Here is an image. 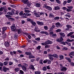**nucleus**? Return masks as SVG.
<instances>
[{
    "instance_id": "obj_6",
    "label": "nucleus",
    "mask_w": 74,
    "mask_h": 74,
    "mask_svg": "<svg viewBox=\"0 0 74 74\" xmlns=\"http://www.w3.org/2000/svg\"><path fill=\"white\" fill-rule=\"evenodd\" d=\"M66 70H67V68L64 66L62 67L61 69V71H63V72L66 71Z\"/></svg>"
},
{
    "instance_id": "obj_45",
    "label": "nucleus",
    "mask_w": 74,
    "mask_h": 74,
    "mask_svg": "<svg viewBox=\"0 0 74 74\" xmlns=\"http://www.w3.org/2000/svg\"><path fill=\"white\" fill-rule=\"evenodd\" d=\"M24 12H25V13H29L30 12V11L28 10H25L24 11Z\"/></svg>"
},
{
    "instance_id": "obj_21",
    "label": "nucleus",
    "mask_w": 74,
    "mask_h": 74,
    "mask_svg": "<svg viewBox=\"0 0 74 74\" xmlns=\"http://www.w3.org/2000/svg\"><path fill=\"white\" fill-rule=\"evenodd\" d=\"M22 68L24 71H25L26 70V67H25V66L23 65Z\"/></svg>"
},
{
    "instance_id": "obj_24",
    "label": "nucleus",
    "mask_w": 74,
    "mask_h": 74,
    "mask_svg": "<svg viewBox=\"0 0 74 74\" xmlns=\"http://www.w3.org/2000/svg\"><path fill=\"white\" fill-rule=\"evenodd\" d=\"M53 57H54L55 58H59V57L58 56L57 54H53Z\"/></svg>"
},
{
    "instance_id": "obj_18",
    "label": "nucleus",
    "mask_w": 74,
    "mask_h": 74,
    "mask_svg": "<svg viewBox=\"0 0 74 74\" xmlns=\"http://www.w3.org/2000/svg\"><path fill=\"white\" fill-rule=\"evenodd\" d=\"M35 6L36 7H41V5L39 3H36L35 5Z\"/></svg>"
},
{
    "instance_id": "obj_9",
    "label": "nucleus",
    "mask_w": 74,
    "mask_h": 74,
    "mask_svg": "<svg viewBox=\"0 0 74 74\" xmlns=\"http://www.w3.org/2000/svg\"><path fill=\"white\" fill-rule=\"evenodd\" d=\"M37 24L38 25H40V26H42V25H44V23L42 22H40L39 21H37Z\"/></svg>"
},
{
    "instance_id": "obj_56",
    "label": "nucleus",
    "mask_w": 74,
    "mask_h": 74,
    "mask_svg": "<svg viewBox=\"0 0 74 74\" xmlns=\"http://www.w3.org/2000/svg\"><path fill=\"white\" fill-rule=\"evenodd\" d=\"M42 70L43 71H45V70H47V68L46 67L44 66V67H43L42 68Z\"/></svg>"
},
{
    "instance_id": "obj_27",
    "label": "nucleus",
    "mask_w": 74,
    "mask_h": 74,
    "mask_svg": "<svg viewBox=\"0 0 74 74\" xmlns=\"http://www.w3.org/2000/svg\"><path fill=\"white\" fill-rule=\"evenodd\" d=\"M27 5L28 7H30L31 6V3L29 2V1L26 4Z\"/></svg>"
},
{
    "instance_id": "obj_3",
    "label": "nucleus",
    "mask_w": 74,
    "mask_h": 74,
    "mask_svg": "<svg viewBox=\"0 0 74 74\" xmlns=\"http://www.w3.org/2000/svg\"><path fill=\"white\" fill-rule=\"evenodd\" d=\"M17 32L18 34H20L21 33H22V30L21 28H19L18 29H16V30L15 32Z\"/></svg>"
},
{
    "instance_id": "obj_16",
    "label": "nucleus",
    "mask_w": 74,
    "mask_h": 74,
    "mask_svg": "<svg viewBox=\"0 0 74 74\" xmlns=\"http://www.w3.org/2000/svg\"><path fill=\"white\" fill-rule=\"evenodd\" d=\"M25 54L26 55L30 56L32 55V54L28 52H25Z\"/></svg>"
},
{
    "instance_id": "obj_8",
    "label": "nucleus",
    "mask_w": 74,
    "mask_h": 74,
    "mask_svg": "<svg viewBox=\"0 0 74 74\" xmlns=\"http://www.w3.org/2000/svg\"><path fill=\"white\" fill-rule=\"evenodd\" d=\"M40 33L41 34H46L47 36H49V33L46 31H41L40 32Z\"/></svg>"
},
{
    "instance_id": "obj_58",
    "label": "nucleus",
    "mask_w": 74,
    "mask_h": 74,
    "mask_svg": "<svg viewBox=\"0 0 74 74\" xmlns=\"http://www.w3.org/2000/svg\"><path fill=\"white\" fill-rule=\"evenodd\" d=\"M48 56L49 57H53V54L52 55L51 54H48Z\"/></svg>"
},
{
    "instance_id": "obj_44",
    "label": "nucleus",
    "mask_w": 74,
    "mask_h": 74,
    "mask_svg": "<svg viewBox=\"0 0 74 74\" xmlns=\"http://www.w3.org/2000/svg\"><path fill=\"white\" fill-rule=\"evenodd\" d=\"M67 7L68 8H69V9H70H70H73V6H68Z\"/></svg>"
},
{
    "instance_id": "obj_40",
    "label": "nucleus",
    "mask_w": 74,
    "mask_h": 74,
    "mask_svg": "<svg viewBox=\"0 0 74 74\" xmlns=\"http://www.w3.org/2000/svg\"><path fill=\"white\" fill-rule=\"evenodd\" d=\"M32 15L30 14L29 13H26L25 15L26 16H31Z\"/></svg>"
},
{
    "instance_id": "obj_7",
    "label": "nucleus",
    "mask_w": 74,
    "mask_h": 74,
    "mask_svg": "<svg viewBox=\"0 0 74 74\" xmlns=\"http://www.w3.org/2000/svg\"><path fill=\"white\" fill-rule=\"evenodd\" d=\"M56 27H59L62 26V24H60L59 22H57L56 23Z\"/></svg>"
},
{
    "instance_id": "obj_35",
    "label": "nucleus",
    "mask_w": 74,
    "mask_h": 74,
    "mask_svg": "<svg viewBox=\"0 0 74 74\" xmlns=\"http://www.w3.org/2000/svg\"><path fill=\"white\" fill-rule=\"evenodd\" d=\"M53 34V31L49 33V35L51 36Z\"/></svg>"
},
{
    "instance_id": "obj_60",
    "label": "nucleus",
    "mask_w": 74,
    "mask_h": 74,
    "mask_svg": "<svg viewBox=\"0 0 74 74\" xmlns=\"http://www.w3.org/2000/svg\"><path fill=\"white\" fill-rule=\"evenodd\" d=\"M48 62L47 60H44L43 61V63H47Z\"/></svg>"
},
{
    "instance_id": "obj_26",
    "label": "nucleus",
    "mask_w": 74,
    "mask_h": 74,
    "mask_svg": "<svg viewBox=\"0 0 74 74\" xmlns=\"http://www.w3.org/2000/svg\"><path fill=\"white\" fill-rule=\"evenodd\" d=\"M3 37V38H5L7 37V34L6 33H5L4 34H2Z\"/></svg>"
},
{
    "instance_id": "obj_20",
    "label": "nucleus",
    "mask_w": 74,
    "mask_h": 74,
    "mask_svg": "<svg viewBox=\"0 0 74 74\" xmlns=\"http://www.w3.org/2000/svg\"><path fill=\"white\" fill-rule=\"evenodd\" d=\"M65 59H66V60H68L69 63H71V59H70V58L68 57H66Z\"/></svg>"
},
{
    "instance_id": "obj_22",
    "label": "nucleus",
    "mask_w": 74,
    "mask_h": 74,
    "mask_svg": "<svg viewBox=\"0 0 74 74\" xmlns=\"http://www.w3.org/2000/svg\"><path fill=\"white\" fill-rule=\"evenodd\" d=\"M8 19L10 21H12L14 22V21H15V19L11 17L9 18Z\"/></svg>"
},
{
    "instance_id": "obj_1",
    "label": "nucleus",
    "mask_w": 74,
    "mask_h": 74,
    "mask_svg": "<svg viewBox=\"0 0 74 74\" xmlns=\"http://www.w3.org/2000/svg\"><path fill=\"white\" fill-rule=\"evenodd\" d=\"M60 36L59 37V38L57 39V41L58 42H62V41H63V37H64V36H65V34L63 33H60Z\"/></svg>"
},
{
    "instance_id": "obj_46",
    "label": "nucleus",
    "mask_w": 74,
    "mask_h": 74,
    "mask_svg": "<svg viewBox=\"0 0 74 74\" xmlns=\"http://www.w3.org/2000/svg\"><path fill=\"white\" fill-rule=\"evenodd\" d=\"M35 40H37L38 41H40V38H35Z\"/></svg>"
},
{
    "instance_id": "obj_42",
    "label": "nucleus",
    "mask_w": 74,
    "mask_h": 74,
    "mask_svg": "<svg viewBox=\"0 0 74 74\" xmlns=\"http://www.w3.org/2000/svg\"><path fill=\"white\" fill-rule=\"evenodd\" d=\"M59 18H60L59 17L57 16L54 18V20H58V19H59Z\"/></svg>"
},
{
    "instance_id": "obj_13",
    "label": "nucleus",
    "mask_w": 74,
    "mask_h": 74,
    "mask_svg": "<svg viewBox=\"0 0 74 74\" xmlns=\"http://www.w3.org/2000/svg\"><path fill=\"white\" fill-rule=\"evenodd\" d=\"M47 10H48L49 11H52V8H51L50 6H47V8H46Z\"/></svg>"
},
{
    "instance_id": "obj_2",
    "label": "nucleus",
    "mask_w": 74,
    "mask_h": 74,
    "mask_svg": "<svg viewBox=\"0 0 74 74\" xmlns=\"http://www.w3.org/2000/svg\"><path fill=\"white\" fill-rule=\"evenodd\" d=\"M11 28L12 32H15L16 31V27L15 25H12Z\"/></svg>"
},
{
    "instance_id": "obj_36",
    "label": "nucleus",
    "mask_w": 74,
    "mask_h": 74,
    "mask_svg": "<svg viewBox=\"0 0 74 74\" xmlns=\"http://www.w3.org/2000/svg\"><path fill=\"white\" fill-rule=\"evenodd\" d=\"M35 74H40L41 73V71H36L34 72Z\"/></svg>"
},
{
    "instance_id": "obj_51",
    "label": "nucleus",
    "mask_w": 74,
    "mask_h": 74,
    "mask_svg": "<svg viewBox=\"0 0 74 74\" xmlns=\"http://www.w3.org/2000/svg\"><path fill=\"white\" fill-rule=\"evenodd\" d=\"M67 1H64L63 3V5H66V4L67 3Z\"/></svg>"
},
{
    "instance_id": "obj_62",
    "label": "nucleus",
    "mask_w": 74,
    "mask_h": 74,
    "mask_svg": "<svg viewBox=\"0 0 74 74\" xmlns=\"http://www.w3.org/2000/svg\"><path fill=\"white\" fill-rule=\"evenodd\" d=\"M49 59H50V60H51V61H52V60H53V58L52 57H49Z\"/></svg>"
},
{
    "instance_id": "obj_41",
    "label": "nucleus",
    "mask_w": 74,
    "mask_h": 74,
    "mask_svg": "<svg viewBox=\"0 0 74 74\" xmlns=\"http://www.w3.org/2000/svg\"><path fill=\"white\" fill-rule=\"evenodd\" d=\"M47 6H48V5H47V4H44V5L43 6V8H45L46 9L47 8Z\"/></svg>"
},
{
    "instance_id": "obj_47",
    "label": "nucleus",
    "mask_w": 74,
    "mask_h": 74,
    "mask_svg": "<svg viewBox=\"0 0 74 74\" xmlns=\"http://www.w3.org/2000/svg\"><path fill=\"white\" fill-rule=\"evenodd\" d=\"M8 15H12V13L10 12H8L7 13Z\"/></svg>"
},
{
    "instance_id": "obj_57",
    "label": "nucleus",
    "mask_w": 74,
    "mask_h": 74,
    "mask_svg": "<svg viewBox=\"0 0 74 74\" xmlns=\"http://www.w3.org/2000/svg\"><path fill=\"white\" fill-rule=\"evenodd\" d=\"M66 11L67 12H71V11L72 10L71 9H66Z\"/></svg>"
},
{
    "instance_id": "obj_30",
    "label": "nucleus",
    "mask_w": 74,
    "mask_h": 74,
    "mask_svg": "<svg viewBox=\"0 0 74 74\" xmlns=\"http://www.w3.org/2000/svg\"><path fill=\"white\" fill-rule=\"evenodd\" d=\"M43 60H42L41 59L39 61V63L40 64H43Z\"/></svg>"
},
{
    "instance_id": "obj_19",
    "label": "nucleus",
    "mask_w": 74,
    "mask_h": 74,
    "mask_svg": "<svg viewBox=\"0 0 74 74\" xmlns=\"http://www.w3.org/2000/svg\"><path fill=\"white\" fill-rule=\"evenodd\" d=\"M30 22L32 24V25L34 26H36V22L32 21H30Z\"/></svg>"
},
{
    "instance_id": "obj_53",
    "label": "nucleus",
    "mask_w": 74,
    "mask_h": 74,
    "mask_svg": "<svg viewBox=\"0 0 74 74\" xmlns=\"http://www.w3.org/2000/svg\"><path fill=\"white\" fill-rule=\"evenodd\" d=\"M60 59H64V57L63 56L61 55L60 56Z\"/></svg>"
},
{
    "instance_id": "obj_15",
    "label": "nucleus",
    "mask_w": 74,
    "mask_h": 74,
    "mask_svg": "<svg viewBox=\"0 0 74 74\" xmlns=\"http://www.w3.org/2000/svg\"><path fill=\"white\" fill-rule=\"evenodd\" d=\"M30 67L31 69H32V70H34V66L32 64H30Z\"/></svg>"
},
{
    "instance_id": "obj_29",
    "label": "nucleus",
    "mask_w": 74,
    "mask_h": 74,
    "mask_svg": "<svg viewBox=\"0 0 74 74\" xmlns=\"http://www.w3.org/2000/svg\"><path fill=\"white\" fill-rule=\"evenodd\" d=\"M18 34L17 33L15 34L14 36V38H17V37H18Z\"/></svg>"
},
{
    "instance_id": "obj_54",
    "label": "nucleus",
    "mask_w": 74,
    "mask_h": 74,
    "mask_svg": "<svg viewBox=\"0 0 74 74\" xmlns=\"http://www.w3.org/2000/svg\"><path fill=\"white\" fill-rule=\"evenodd\" d=\"M57 3L58 4H60V1L59 0H55Z\"/></svg>"
},
{
    "instance_id": "obj_59",
    "label": "nucleus",
    "mask_w": 74,
    "mask_h": 74,
    "mask_svg": "<svg viewBox=\"0 0 74 74\" xmlns=\"http://www.w3.org/2000/svg\"><path fill=\"white\" fill-rule=\"evenodd\" d=\"M8 63V62L7 61H5L3 63V64L5 65V66H6L7 64Z\"/></svg>"
},
{
    "instance_id": "obj_28",
    "label": "nucleus",
    "mask_w": 74,
    "mask_h": 74,
    "mask_svg": "<svg viewBox=\"0 0 74 74\" xmlns=\"http://www.w3.org/2000/svg\"><path fill=\"white\" fill-rule=\"evenodd\" d=\"M2 29L3 30H4V31H5L7 29V27H3L2 28Z\"/></svg>"
},
{
    "instance_id": "obj_43",
    "label": "nucleus",
    "mask_w": 74,
    "mask_h": 74,
    "mask_svg": "<svg viewBox=\"0 0 74 74\" xmlns=\"http://www.w3.org/2000/svg\"><path fill=\"white\" fill-rule=\"evenodd\" d=\"M37 50H40V49H41V46L40 45H38L37 47Z\"/></svg>"
},
{
    "instance_id": "obj_38",
    "label": "nucleus",
    "mask_w": 74,
    "mask_h": 74,
    "mask_svg": "<svg viewBox=\"0 0 74 74\" xmlns=\"http://www.w3.org/2000/svg\"><path fill=\"white\" fill-rule=\"evenodd\" d=\"M73 34V32H70L67 34V37H70V36L71 35H72Z\"/></svg>"
},
{
    "instance_id": "obj_50",
    "label": "nucleus",
    "mask_w": 74,
    "mask_h": 74,
    "mask_svg": "<svg viewBox=\"0 0 74 74\" xmlns=\"http://www.w3.org/2000/svg\"><path fill=\"white\" fill-rule=\"evenodd\" d=\"M16 13H15L16 15H18V14L19 13V11L17 10L16 11Z\"/></svg>"
},
{
    "instance_id": "obj_55",
    "label": "nucleus",
    "mask_w": 74,
    "mask_h": 74,
    "mask_svg": "<svg viewBox=\"0 0 74 74\" xmlns=\"http://www.w3.org/2000/svg\"><path fill=\"white\" fill-rule=\"evenodd\" d=\"M44 28L45 29V30H48V27L47 26H45L44 27Z\"/></svg>"
},
{
    "instance_id": "obj_37",
    "label": "nucleus",
    "mask_w": 74,
    "mask_h": 74,
    "mask_svg": "<svg viewBox=\"0 0 74 74\" xmlns=\"http://www.w3.org/2000/svg\"><path fill=\"white\" fill-rule=\"evenodd\" d=\"M4 10V7H1L0 8V11H3V10Z\"/></svg>"
},
{
    "instance_id": "obj_48",
    "label": "nucleus",
    "mask_w": 74,
    "mask_h": 74,
    "mask_svg": "<svg viewBox=\"0 0 74 74\" xmlns=\"http://www.w3.org/2000/svg\"><path fill=\"white\" fill-rule=\"evenodd\" d=\"M9 5L11 7H12L13 8H15L16 7V6L14 5H12L10 4Z\"/></svg>"
},
{
    "instance_id": "obj_32",
    "label": "nucleus",
    "mask_w": 74,
    "mask_h": 74,
    "mask_svg": "<svg viewBox=\"0 0 74 74\" xmlns=\"http://www.w3.org/2000/svg\"><path fill=\"white\" fill-rule=\"evenodd\" d=\"M23 11H21L20 12L19 14V15L20 16H23Z\"/></svg>"
},
{
    "instance_id": "obj_34",
    "label": "nucleus",
    "mask_w": 74,
    "mask_h": 74,
    "mask_svg": "<svg viewBox=\"0 0 74 74\" xmlns=\"http://www.w3.org/2000/svg\"><path fill=\"white\" fill-rule=\"evenodd\" d=\"M19 72V74H24V72L22 70H20Z\"/></svg>"
},
{
    "instance_id": "obj_25",
    "label": "nucleus",
    "mask_w": 74,
    "mask_h": 74,
    "mask_svg": "<svg viewBox=\"0 0 74 74\" xmlns=\"http://www.w3.org/2000/svg\"><path fill=\"white\" fill-rule=\"evenodd\" d=\"M34 14L35 15V16H36V17H40V16L39 15V14L35 12L34 13Z\"/></svg>"
},
{
    "instance_id": "obj_10",
    "label": "nucleus",
    "mask_w": 74,
    "mask_h": 74,
    "mask_svg": "<svg viewBox=\"0 0 74 74\" xmlns=\"http://www.w3.org/2000/svg\"><path fill=\"white\" fill-rule=\"evenodd\" d=\"M9 70V69L7 68H6L5 67H3V71L4 72H7V71H8Z\"/></svg>"
},
{
    "instance_id": "obj_64",
    "label": "nucleus",
    "mask_w": 74,
    "mask_h": 74,
    "mask_svg": "<svg viewBox=\"0 0 74 74\" xmlns=\"http://www.w3.org/2000/svg\"><path fill=\"white\" fill-rule=\"evenodd\" d=\"M70 54L72 56H74V51L71 52Z\"/></svg>"
},
{
    "instance_id": "obj_33",
    "label": "nucleus",
    "mask_w": 74,
    "mask_h": 74,
    "mask_svg": "<svg viewBox=\"0 0 74 74\" xmlns=\"http://www.w3.org/2000/svg\"><path fill=\"white\" fill-rule=\"evenodd\" d=\"M51 63V60H47V64H50Z\"/></svg>"
},
{
    "instance_id": "obj_49",
    "label": "nucleus",
    "mask_w": 74,
    "mask_h": 74,
    "mask_svg": "<svg viewBox=\"0 0 74 74\" xmlns=\"http://www.w3.org/2000/svg\"><path fill=\"white\" fill-rule=\"evenodd\" d=\"M62 49L63 51H66V50H67V49H68V48H67V47H64L63 48H62Z\"/></svg>"
},
{
    "instance_id": "obj_4",
    "label": "nucleus",
    "mask_w": 74,
    "mask_h": 74,
    "mask_svg": "<svg viewBox=\"0 0 74 74\" xmlns=\"http://www.w3.org/2000/svg\"><path fill=\"white\" fill-rule=\"evenodd\" d=\"M4 45L5 47H8L10 45V42L8 41L5 42H4Z\"/></svg>"
},
{
    "instance_id": "obj_17",
    "label": "nucleus",
    "mask_w": 74,
    "mask_h": 74,
    "mask_svg": "<svg viewBox=\"0 0 74 74\" xmlns=\"http://www.w3.org/2000/svg\"><path fill=\"white\" fill-rule=\"evenodd\" d=\"M60 7L59 6H55L54 7L55 10H60Z\"/></svg>"
},
{
    "instance_id": "obj_5",
    "label": "nucleus",
    "mask_w": 74,
    "mask_h": 74,
    "mask_svg": "<svg viewBox=\"0 0 74 74\" xmlns=\"http://www.w3.org/2000/svg\"><path fill=\"white\" fill-rule=\"evenodd\" d=\"M10 54L11 56H13L14 55L16 54V52L15 51H11L10 52Z\"/></svg>"
},
{
    "instance_id": "obj_14",
    "label": "nucleus",
    "mask_w": 74,
    "mask_h": 74,
    "mask_svg": "<svg viewBox=\"0 0 74 74\" xmlns=\"http://www.w3.org/2000/svg\"><path fill=\"white\" fill-rule=\"evenodd\" d=\"M45 43H46V44H52L53 43V42L52 41H46L45 42Z\"/></svg>"
},
{
    "instance_id": "obj_63",
    "label": "nucleus",
    "mask_w": 74,
    "mask_h": 74,
    "mask_svg": "<svg viewBox=\"0 0 74 74\" xmlns=\"http://www.w3.org/2000/svg\"><path fill=\"white\" fill-rule=\"evenodd\" d=\"M71 64L72 66H74V63L73 62H71Z\"/></svg>"
},
{
    "instance_id": "obj_39",
    "label": "nucleus",
    "mask_w": 74,
    "mask_h": 74,
    "mask_svg": "<svg viewBox=\"0 0 74 74\" xmlns=\"http://www.w3.org/2000/svg\"><path fill=\"white\" fill-rule=\"evenodd\" d=\"M14 70L16 72H18V71H19V68H16L14 69Z\"/></svg>"
},
{
    "instance_id": "obj_52",
    "label": "nucleus",
    "mask_w": 74,
    "mask_h": 74,
    "mask_svg": "<svg viewBox=\"0 0 74 74\" xmlns=\"http://www.w3.org/2000/svg\"><path fill=\"white\" fill-rule=\"evenodd\" d=\"M66 26H67V27L68 28H70V29H71V28H72V26L70 25H66Z\"/></svg>"
},
{
    "instance_id": "obj_61",
    "label": "nucleus",
    "mask_w": 74,
    "mask_h": 74,
    "mask_svg": "<svg viewBox=\"0 0 74 74\" xmlns=\"http://www.w3.org/2000/svg\"><path fill=\"white\" fill-rule=\"evenodd\" d=\"M56 32H61V29H58L56 30Z\"/></svg>"
},
{
    "instance_id": "obj_12",
    "label": "nucleus",
    "mask_w": 74,
    "mask_h": 74,
    "mask_svg": "<svg viewBox=\"0 0 74 74\" xmlns=\"http://www.w3.org/2000/svg\"><path fill=\"white\" fill-rule=\"evenodd\" d=\"M22 1L24 4H26L29 2L28 0H22Z\"/></svg>"
},
{
    "instance_id": "obj_23",
    "label": "nucleus",
    "mask_w": 74,
    "mask_h": 74,
    "mask_svg": "<svg viewBox=\"0 0 74 74\" xmlns=\"http://www.w3.org/2000/svg\"><path fill=\"white\" fill-rule=\"evenodd\" d=\"M49 18H55V16H54V15H53V14H52L50 13L49 14Z\"/></svg>"
},
{
    "instance_id": "obj_11",
    "label": "nucleus",
    "mask_w": 74,
    "mask_h": 74,
    "mask_svg": "<svg viewBox=\"0 0 74 74\" xmlns=\"http://www.w3.org/2000/svg\"><path fill=\"white\" fill-rule=\"evenodd\" d=\"M34 30L35 32H40V30H38V27H35V29H34Z\"/></svg>"
},
{
    "instance_id": "obj_31",
    "label": "nucleus",
    "mask_w": 74,
    "mask_h": 74,
    "mask_svg": "<svg viewBox=\"0 0 74 74\" xmlns=\"http://www.w3.org/2000/svg\"><path fill=\"white\" fill-rule=\"evenodd\" d=\"M31 36L33 38H35L36 37V35H35V34H31Z\"/></svg>"
}]
</instances>
